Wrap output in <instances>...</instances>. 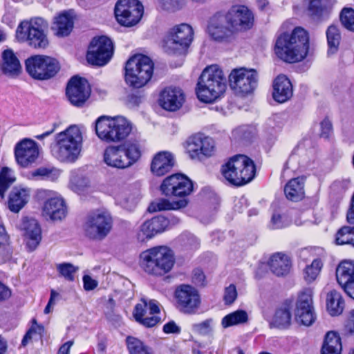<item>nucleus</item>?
<instances>
[{"instance_id":"79ce46f5","label":"nucleus","mask_w":354,"mask_h":354,"mask_svg":"<svg viewBox=\"0 0 354 354\" xmlns=\"http://www.w3.org/2000/svg\"><path fill=\"white\" fill-rule=\"evenodd\" d=\"M248 316L243 310H238L225 315L221 321V325L224 328L242 324L247 322Z\"/></svg>"},{"instance_id":"13d9d810","label":"nucleus","mask_w":354,"mask_h":354,"mask_svg":"<svg viewBox=\"0 0 354 354\" xmlns=\"http://www.w3.org/2000/svg\"><path fill=\"white\" fill-rule=\"evenodd\" d=\"M214 149V140L209 137L203 136L201 145V156H211Z\"/></svg>"},{"instance_id":"f704fd0d","label":"nucleus","mask_w":354,"mask_h":354,"mask_svg":"<svg viewBox=\"0 0 354 354\" xmlns=\"http://www.w3.org/2000/svg\"><path fill=\"white\" fill-rule=\"evenodd\" d=\"M304 182L303 177L292 178L288 181L284 187L286 198L292 201H298L304 196Z\"/></svg>"},{"instance_id":"a211bd4d","label":"nucleus","mask_w":354,"mask_h":354,"mask_svg":"<svg viewBox=\"0 0 354 354\" xmlns=\"http://www.w3.org/2000/svg\"><path fill=\"white\" fill-rule=\"evenodd\" d=\"M224 16L235 32L250 29L253 26V14L245 6H233Z\"/></svg>"},{"instance_id":"4be33fe9","label":"nucleus","mask_w":354,"mask_h":354,"mask_svg":"<svg viewBox=\"0 0 354 354\" xmlns=\"http://www.w3.org/2000/svg\"><path fill=\"white\" fill-rule=\"evenodd\" d=\"M15 156L20 166L28 167L35 162L39 156V147L37 142L30 139H24L16 145Z\"/></svg>"},{"instance_id":"c756f323","label":"nucleus","mask_w":354,"mask_h":354,"mask_svg":"<svg viewBox=\"0 0 354 354\" xmlns=\"http://www.w3.org/2000/svg\"><path fill=\"white\" fill-rule=\"evenodd\" d=\"M292 85L284 75H278L273 82L272 96L275 101L283 103L292 96Z\"/></svg>"},{"instance_id":"7ed1b4c3","label":"nucleus","mask_w":354,"mask_h":354,"mask_svg":"<svg viewBox=\"0 0 354 354\" xmlns=\"http://www.w3.org/2000/svg\"><path fill=\"white\" fill-rule=\"evenodd\" d=\"M226 79L217 65L206 67L202 72L196 88L199 100L210 103L218 98L225 91Z\"/></svg>"},{"instance_id":"473e14b6","label":"nucleus","mask_w":354,"mask_h":354,"mask_svg":"<svg viewBox=\"0 0 354 354\" xmlns=\"http://www.w3.org/2000/svg\"><path fill=\"white\" fill-rule=\"evenodd\" d=\"M268 263L272 272L278 277L288 274L292 266L290 257L281 252L272 254Z\"/></svg>"},{"instance_id":"ddd939ff","label":"nucleus","mask_w":354,"mask_h":354,"mask_svg":"<svg viewBox=\"0 0 354 354\" xmlns=\"http://www.w3.org/2000/svg\"><path fill=\"white\" fill-rule=\"evenodd\" d=\"M229 84L236 94H249L257 85V73L254 70L244 68L234 69L229 75Z\"/></svg>"},{"instance_id":"49530a36","label":"nucleus","mask_w":354,"mask_h":354,"mask_svg":"<svg viewBox=\"0 0 354 354\" xmlns=\"http://www.w3.org/2000/svg\"><path fill=\"white\" fill-rule=\"evenodd\" d=\"M15 181V178L12 176V170L7 167H3L0 171V197L3 199L5 193L10 186Z\"/></svg>"},{"instance_id":"f8f14e48","label":"nucleus","mask_w":354,"mask_h":354,"mask_svg":"<svg viewBox=\"0 0 354 354\" xmlns=\"http://www.w3.org/2000/svg\"><path fill=\"white\" fill-rule=\"evenodd\" d=\"M143 12V6L138 0H118L115 6V18L124 26L131 27L137 24Z\"/></svg>"},{"instance_id":"6ab92c4d","label":"nucleus","mask_w":354,"mask_h":354,"mask_svg":"<svg viewBox=\"0 0 354 354\" xmlns=\"http://www.w3.org/2000/svg\"><path fill=\"white\" fill-rule=\"evenodd\" d=\"M313 292L310 289L305 290L299 296L295 310V319L298 324L306 326L312 325L316 315L313 306Z\"/></svg>"},{"instance_id":"9b49d317","label":"nucleus","mask_w":354,"mask_h":354,"mask_svg":"<svg viewBox=\"0 0 354 354\" xmlns=\"http://www.w3.org/2000/svg\"><path fill=\"white\" fill-rule=\"evenodd\" d=\"M112 218L103 210H97L89 214L84 225L85 235L91 239L102 240L110 232Z\"/></svg>"},{"instance_id":"0eeeda50","label":"nucleus","mask_w":354,"mask_h":354,"mask_svg":"<svg viewBox=\"0 0 354 354\" xmlns=\"http://www.w3.org/2000/svg\"><path fill=\"white\" fill-rule=\"evenodd\" d=\"M48 24L41 17L22 21L17 27L16 37L20 41H28L35 48H45L48 45L47 32Z\"/></svg>"},{"instance_id":"b1692460","label":"nucleus","mask_w":354,"mask_h":354,"mask_svg":"<svg viewBox=\"0 0 354 354\" xmlns=\"http://www.w3.org/2000/svg\"><path fill=\"white\" fill-rule=\"evenodd\" d=\"M167 228L168 221L166 220V217L158 216L146 221L141 225L137 237L140 241L144 242L157 234L164 232Z\"/></svg>"},{"instance_id":"680f3d73","label":"nucleus","mask_w":354,"mask_h":354,"mask_svg":"<svg viewBox=\"0 0 354 354\" xmlns=\"http://www.w3.org/2000/svg\"><path fill=\"white\" fill-rule=\"evenodd\" d=\"M321 133L320 136L324 138H328L333 133V125L331 122L325 118L320 124Z\"/></svg>"},{"instance_id":"0e129e2a","label":"nucleus","mask_w":354,"mask_h":354,"mask_svg":"<svg viewBox=\"0 0 354 354\" xmlns=\"http://www.w3.org/2000/svg\"><path fill=\"white\" fill-rule=\"evenodd\" d=\"M163 331L165 333H179L180 328L174 321H171L164 325Z\"/></svg>"},{"instance_id":"338daca9","label":"nucleus","mask_w":354,"mask_h":354,"mask_svg":"<svg viewBox=\"0 0 354 354\" xmlns=\"http://www.w3.org/2000/svg\"><path fill=\"white\" fill-rule=\"evenodd\" d=\"M11 296V290L6 286L0 282V302L7 300Z\"/></svg>"},{"instance_id":"a19ab883","label":"nucleus","mask_w":354,"mask_h":354,"mask_svg":"<svg viewBox=\"0 0 354 354\" xmlns=\"http://www.w3.org/2000/svg\"><path fill=\"white\" fill-rule=\"evenodd\" d=\"M291 317L290 309L281 307L276 310L271 324L278 328H287L290 325Z\"/></svg>"},{"instance_id":"5701e85b","label":"nucleus","mask_w":354,"mask_h":354,"mask_svg":"<svg viewBox=\"0 0 354 354\" xmlns=\"http://www.w3.org/2000/svg\"><path fill=\"white\" fill-rule=\"evenodd\" d=\"M20 228L24 231L29 251L35 250L41 240V230L39 223L33 218L25 217L22 219Z\"/></svg>"},{"instance_id":"864d4df0","label":"nucleus","mask_w":354,"mask_h":354,"mask_svg":"<svg viewBox=\"0 0 354 354\" xmlns=\"http://www.w3.org/2000/svg\"><path fill=\"white\" fill-rule=\"evenodd\" d=\"M57 269L59 274L64 277L65 279L73 281H74V274L77 270V268L69 263H63L57 266Z\"/></svg>"},{"instance_id":"f257e3e1","label":"nucleus","mask_w":354,"mask_h":354,"mask_svg":"<svg viewBox=\"0 0 354 354\" xmlns=\"http://www.w3.org/2000/svg\"><path fill=\"white\" fill-rule=\"evenodd\" d=\"M309 35L301 27H296L291 33L279 35L275 42V53L281 59L288 63L303 60L308 53Z\"/></svg>"},{"instance_id":"aec40b11","label":"nucleus","mask_w":354,"mask_h":354,"mask_svg":"<svg viewBox=\"0 0 354 354\" xmlns=\"http://www.w3.org/2000/svg\"><path fill=\"white\" fill-rule=\"evenodd\" d=\"M90 93L91 90L87 81L82 77H72L66 89V94L70 102L78 107L86 102Z\"/></svg>"},{"instance_id":"f03ea898","label":"nucleus","mask_w":354,"mask_h":354,"mask_svg":"<svg viewBox=\"0 0 354 354\" xmlns=\"http://www.w3.org/2000/svg\"><path fill=\"white\" fill-rule=\"evenodd\" d=\"M82 140L80 127L71 125L55 136V142L50 145L51 154L62 162H74L80 155Z\"/></svg>"},{"instance_id":"de8ad7c7","label":"nucleus","mask_w":354,"mask_h":354,"mask_svg":"<svg viewBox=\"0 0 354 354\" xmlns=\"http://www.w3.org/2000/svg\"><path fill=\"white\" fill-rule=\"evenodd\" d=\"M214 322L212 318L207 319L192 326V331L202 336H212L214 333Z\"/></svg>"},{"instance_id":"a878e982","label":"nucleus","mask_w":354,"mask_h":354,"mask_svg":"<svg viewBox=\"0 0 354 354\" xmlns=\"http://www.w3.org/2000/svg\"><path fill=\"white\" fill-rule=\"evenodd\" d=\"M182 90L176 87L165 88L160 93V102L163 109L171 111L178 110L184 102Z\"/></svg>"},{"instance_id":"e2e57ef3","label":"nucleus","mask_w":354,"mask_h":354,"mask_svg":"<svg viewBox=\"0 0 354 354\" xmlns=\"http://www.w3.org/2000/svg\"><path fill=\"white\" fill-rule=\"evenodd\" d=\"M84 288L86 290H92L97 286V281L88 275L83 277Z\"/></svg>"},{"instance_id":"774afa93","label":"nucleus","mask_w":354,"mask_h":354,"mask_svg":"<svg viewBox=\"0 0 354 354\" xmlns=\"http://www.w3.org/2000/svg\"><path fill=\"white\" fill-rule=\"evenodd\" d=\"M342 286L346 293L354 299V279Z\"/></svg>"},{"instance_id":"39448f33","label":"nucleus","mask_w":354,"mask_h":354,"mask_svg":"<svg viewBox=\"0 0 354 354\" xmlns=\"http://www.w3.org/2000/svg\"><path fill=\"white\" fill-rule=\"evenodd\" d=\"M133 130L131 122L123 117L102 115L95 122L97 136L106 142H119L126 139Z\"/></svg>"},{"instance_id":"cd10ccee","label":"nucleus","mask_w":354,"mask_h":354,"mask_svg":"<svg viewBox=\"0 0 354 354\" xmlns=\"http://www.w3.org/2000/svg\"><path fill=\"white\" fill-rule=\"evenodd\" d=\"M145 141L142 139L140 135L131 138L124 144L121 145L130 167L140 159L145 149Z\"/></svg>"},{"instance_id":"e433bc0d","label":"nucleus","mask_w":354,"mask_h":354,"mask_svg":"<svg viewBox=\"0 0 354 354\" xmlns=\"http://www.w3.org/2000/svg\"><path fill=\"white\" fill-rule=\"evenodd\" d=\"M342 341L337 333L328 332L322 347V354H341Z\"/></svg>"},{"instance_id":"a18cd8bd","label":"nucleus","mask_w":354,"mask_h":354,"mask_svg":"<svg viewBox=\"0 0 354 354\" xmlns=\"http://www.w3.org/2000/svg\"><path fill=\"white\" fill-rule=\"evenodd\" d=\"M203 135L196 134L189 138L187 141V151L191 158L195 159L201 158V145Z\"/></svg>"},{"instance_id":"bb28decb","label":"nucleus","mask_w":354,"mask_h":354,"mask_svg":"<svg viewBox=\"0 0 354 354\" xmlns=\"http://www.w3.org/2000/svg\"><path fill=\"white\" fill-rule=\"evenodd\" d=\"M30 197L29 188L21 186L12 187L8 194V209L14 213H18L28 203Z\"/></svg>"},{"instance_id":"7c9ffc66","label":"nucleus","mask_w":354,"mask_h":354,"mask_svg":"<svg viewBox=\"0 0 354 354\" xmlns=\"http://www.w3.org/2000/svg\"><path fill=\"white\" fill-rule=\"evenodd\" d=\"M332 10L329 0H310L308 7L309 15L316 21L328 19Z\"/></svg>"},{"instance_id":"20e7f679","label":"nucleus","mask_w":354,"mask_h":354,"mask_svg":"<svg viewBox=\"0 0 354 354\" xmlns=\"http://www.w3.org/2000/svg\"><path fill=\"white\" fill-rule=\"evenodd\" d=\"M175 263L171 250L166 246H156L140 254V264L142 270L150 275L162 276L168 273Z\"/></svg>"},{"instance_id":"72a5a7b5","label":"nucleus","mask_w":354,"mask_h":354,"mask_svg":"<svg viewBox=\"0 0 354 354\" xmlns=\"http://www.w3.org/2000/svg\"><path fill=\"white\" fill-rule=\"evenodd\" d=\"M1 70L10 76L18 75L21 70L19 60L11 49L5 50L2 53Z\"/></svg>"},{"instance_id":"9d476101","label":"nucleus","mask_w":354,"mask_h":354,"mask_svg":"<svg viewBox=\"0 0 354 354\" xmlns=\"http://www.w3.org/2000/svg\"><path fill=\"white\" fill-rule=\"evenodd\" d=\"M26 69L34 79L46 80L54 77L59 70L55 58L42 55H32L26 60Z\"/></svg>"},{"instance_id":"58836bf2","label":"nucleus","mask_w":354,"mask_h":354,"mask_svg":"<svg viewBox=\"0 0 354 354\" xmlns=\"http://www.w3.org/2000/svg\"><path fill=\"white\" fill-rule=\"evenodd\" d=\"M326 307L328 313L332 316L338 315L342 313L344 308V301L340 292L333 290L327 294Z\"/></svg>"},{"instance_id":"1a4fd4ad","label":"nucleus","mask_w":354,"mask_h":354,"mask_svg":"<svg viewBox=\"0 0 354 354\" xmlns=\"http://www.w3.org/2000/svg\"><path fill=\"white\" fill-rule=\"evenodd\" d=\"M193 29L187 24L175 26L168 32L163 48L167 54H183L193 39Z\"/></svg>"},{"instance_id":"2eb2a0df","label":"nucleus","mask_w":354,"mask_h":354,"mask_svg":"<svg viewBox=\"0 0 354 354\" xmlns=\"http://www.w3.org/2000/svg\"><path fill=\"white\" fill-rule=\"evenodd\" d=\"M39 196L46 198L41 208V216L47 221H58L64 219L67 214L64 201L49 190H41Z\"/></svg>"},{"instance_id":"09e8293b","label":"nucleus","mask_w":354,"mask_h":354,"mask_svg":"<svg viewBox=\"0 0 354 354\" xmlns=\"http://www.w3.org/2000/svg\"><path fill=\"white\" fill-rule=\"evenodd\" d=\"M322 263L320 259H315L310 265L306 267L304 272V278L307 283H311L316 279L322 268Z\"/></svg>"},{"instance_id":"6e6552de","label":"nucleus","mask_w":354,"mask_h":354,"mask_svg":"<svg viewBox=\"0 0 354 354\" xmlns=\"http://www.w3.org/2000/svg\"><path fill=\"white\" fill-rule=\"evenodd\" d=\"M153 70L151 59L143 55H136L126 63L125 81L130 86L139 88L151 79Z\"/></svg>"},{"instance_id":"c85d7f7f","label":"nucleus","mask_w":354,"mask_h":354,"mask_svg":"<svg viewBox=\"0 0 354 354\" xmlns=\"http://www.w3.org/2000/svg\"><path fill=\"white\" fill-rule=\"evenodd\" d=\"M173 154L167 151L157 153L151 163V172L158 176H161L169 172L174 165Z\"/></svg>"},{"instance_id":"69168bd1","label":"nucleus","mask_w":354,"mask_h":354,"mask_svg":"<svg viewBox=\"0 0 354 354\" xmlns=\"http://www.w3.org/2000/svg\"><path fill=\"white\" fill-rule=\"evenodd\" d=\"M147 309L149 310V315L151 316L156 315V314L160 313L158 302L157 301L154 299H147Z\"/></svg>"},{"instance_id":"c03bdc74","label":"nucleus","mask_w":354,"mask_h":354,"mask_svg":"<svg viewBox=\"0 0 354 354\" xmlns=\"http://www.w3.org/2000/svg\"><path fill=\"white\" fill-rule=\"evenodd\" d=\"M337 245H350L354 248V227L343 226L336 233Z\"/></svg>"},{"instance_id":"6e6d98bb","label":"nucleus","mask_w":354,"mask_h":354,"mask_svg":"<svg viewBox=\"0 0 354 354\" xmlns=\"http://www.w3.org/2000/svg\"><path fill=\"white\" fill-rule=\"evenodd\" d=\"M60 173L58 169H46L39 168L35 170L32 173L33 176H41L50 180H55L57 179Z\"/></svg>"},{"instance_id":"4d7b16f0","label":"nucleus","mask_w":354,"mask_h":354,"mask_svg":"<svg viewBox=\"0 0 354 354\" xmlns=\"http://www.w3.org/2000/svg\"><path fill=\"white\" fill-rule=\"evenodd\" d=\"M87 185L88 180L84 178L73 176L71 178L70 188L77 194H80Z\"/></svg>"},{"instance_id":"4468645a","label":"nucleus","mask_w":354,"mask_h":354,"mask_svg":"<svg viewBox=\"0 0 354 354\" xmlns=\"http://www.w3.org/2000/svg\"><path fill=\"white\" fill-rule=\"evenodd\" d=\"M113 53V45L111 40L106 36H101L92 39L86 59L92 65L102 66L110 61Z\"/></svg>"},{"instance_id":"bf43d9fd","label":"nucleus","mask_w":354,"mask_h":354,"mask_svg":"<svg viewBox=\"0 0 354 354\" xmlns=\"http://www.w3.org/2000/svg\"><path fill=\"white\" fill-rule=\"evenodd\" d=\"M32 323H33L32 326L27 331V333H26V335H24L22 341H21V345L24 346L27 345L28 342L32 339V335L33 333H37V330L39 333H41V331L44 330V328L41 326L37 325L35 319L32 320Z\"/></svg>"},{"instance_id":"5fc2aeb1","label":"nucleus","mask_w":354,"mask_h":354,"mask_svg":"<svg viewBox=\"0 0 354 354\" xmlns=\"http://www.w3.org/2000/svg\"><path fill=\"white\" fill-rule=\"evenodd\" d=\"M158 7L166 11L174 12L184 5V0H156Z\"/></svg>"},{"instance_id":"2f4dec72","label":"nucleus","mask_w":354,"mask_h":354,"mask_svg":"<svg viewBox=\"0 0 354 354\" xmlns=\"http://www.w3.org/2000/svg\"><path fill=\"white\" fill-rule=\"evenodd\" d=\"M147 299L142 298L140 303L136 305L133 315L137 322L145 327L151 328L160 322V318L158 315L147 316Z\"/></svg>"},{"instance_id":"ea45409f","label":"nucleus","mask_w":354,"mask_h":354,"mask_svg":"<svg viewBox=\"0 0 354 354\" xmlns=\"http://www.w3.org/2000/svg\"><path fill=\"white\" fill-rule=\"evenodd\" d=\"M336 278L340 286L354 279V263L347 261L342 262L336 269Z\"/></svg>"},{"instance_id":"c9c22d12","label":"nucleus","mask_w":354,"mask_h":354,"mask_svg":"<svg viewBox=\"0 0 354 354\" xmlns=\"http://www.w3.org/2000/svg\"><path fill=\"white\" fill-rule=\"evenodd\" d=\"M73 24V19L71 16L64 12L55 19L52 29L57 36L66 37L72 31Z\"/></svg>"},{"instance_id":"052dcab7","label":"nucleus","mask_w":354,"mask_h":354,"mask_svg":"<svg viewBox=\"0 0 354 354\" xmlns=\"http://www.w3.org/2000/svg\"><path fill=\"white\" fill-rule=\"evenodd\" d=\"M237 297V292L234 285L231 284L225 290L223 299L226 304H232Z\"/></svg>"},{"instance_id":"dca6fc26","label":"nucleus","mask_w":354,"mask_h":354,"mask_svg":"<svg viewBox=\"0 0 354 354\" xmlns=\"http://www.w3.org/2000/svg\"><path fill=\"white\" fill-rule=\"evenodd\" d=\"M160 190L167 196L183 197L193 192V183L186 176L176 174L167 177L160 185Z\"/></svg>"},{"instance_id":"8fccbe9b","label":"nucleus","mask_w":354,"mask_h":354,"mask_svg":"<svg viewBox=\"0 0 354 354\" xmlns=\"http://www.w3.org/2000/svg\"><path fill=\"white\" fill-rule=\"evenodd\" d=\"M291 222L288 214L275 211L271 217L270 225L273 229H281L290 225Z\"/></svg>"},{"instance_id":"f3484780","label":"nucleus","mask_w":354,"mask_h":354,"mask_svg":"<svg viewBox=\"0 0 354 354\" xmlns=\"http://www.w3.org/2000/svg\"><path fill=\"white\" fill-rule=\"evenodd\" d=\"M175 297L180 310L186 314H194L201 304L200 295L194 287L181 285L175 292Z\"/></svg>"},{"instance_id":"4c0bfd02","label":"nucleus","mask_w":354,"mask_h":354,"mask_svg":"<svg viewBox=\"0 0 354 354\" xmlns=\"http://www.w3.org/2000/svg\"><path fill=\"white\" fill-rule=\"evenodd\" d=\"M187 203L188 201L186 198L175 202H170L167 199L160 198L152 202L149 206L148 210L150 212H155L157 211L178 209L186 207Z\"/></svg>"},{"instance_id":"37998d69","label":"nucleus","mask_w":354,"mask_h":354,"mask_svg":"<svg viewBox=\"0 0 354 354\" xmlns=\"http://www.w3.org/2000/svg\"><path fill=\"white\" fill-rule=\"evenodd\" d=\"M326 37L328 46V54L333 55L335 53L340 43V32L337 26H330L326 31Z\"/></svg>"},{"instance_id":"3c124183","label":"nucleus","mask_w":354,"mask_h":354,"mask_svg":"<svg viewBox=\"0 0 354 354\" xmlns=\"http://www.w3.org/2000/svg\"><path fill=\"white\" fill-rule=\"evenodd\" d=\"M126 342L130 354H143L148 348L142 341L133 337H127Z\"/></svg>"},{"instance_id":"423d86ee","label":"nucleus","mask_w":354,"mask_h":354,"mask_svg":"<svg viewBox=\"0 0 354 354\" xmlns=\"http://www.w3.org/2000/svg\"><path fill=\"white\" fill-rule=\"evenodd\" d=\"M221 171L230 184L241 186L254 178L256 168L252 159L245 155H236L222 166Z\"/></svg>"},{"instance_id":"412c9836","label":"nucleus","mask_w":354,"mask_h":354,"mask_svg":"<svg viewBox=\"0 0 354 354\" xmlns=\"http://www.w3.org/2000/svg\"><path fill=\"white\" fill-rule=\"evenodd\" d=\"M207 32L209 36L217 41H227L232 38L235 33L232 27L228 24L226 17L220 14L210 18Z\"/></svg>"},{"instance_id":"393cba45","label":"nucleus","mask_w":354,"mask_h":354,"mask_svg":"<svg viewBox=\"0 0 354 354\" xmlns=\"http://www.w3.org/2000/svg\"><path fill=\"white\" fill-rule=\"evenodd\" d=\"M121 145L109 146L103 153V161L109 167L119 169L130 167Z\"/></svg>"},{"instance_id":"603ef678","label":"nucleus","mask_w":354,"mask_h":354,"mask_svg":"<svg viewBox=\"0 0 354 354\" xmlns=\"http://www.w3.org/2000/svg\"><path fill=\"white\" fill-rule=\"evenodd\" d=\"M340 21L346 29L354 32V10L344 8L340 13Z\"/></svg>"}]
</instances>
